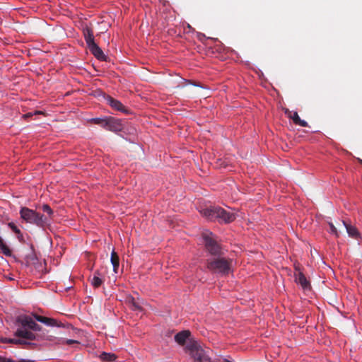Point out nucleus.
<instances>
[{"label": "nucleus", "mask_w": 362, "mask_h": 362, "mask_svg": "<svg viewBox=\"0 0 362 362\" xmlns=\"http://www.w3.org/2000/svg\"><path fill=\"white\" fill-rule=\"evenodd\" d=\"M200 212L208 220L218 221L221 223H230L235 218L234 214L216 206H210L209 207L204 208Z\"/></svg>", "instance_id": "1"}, {"label": "nucleus", "mask_w": 362, "mask_h": 362, "mask_svg": "<svg viewBox=\"0 0 362 362\" xmlns=\"http://www.w3.org/2000/svg\"><path fill=\"white\" fill-rule=\"evenodd\" d=\"M206 264L207 269L211 272L226 275L230 271L232 259L222 255L208 259Z\"/></svg>", "instance_id": "2"}, {"label": "nucleus", "mask_w": 362, "mask_h": 362, "mask_svg": "<svg viewBox=\"0 0 362 362\" xmlns=\"http://www.w3.org/2000/svg\"><path fill=\"white\" fill-rule=\"evenodd\" d=\"M19 214L21 218L25 223L33 224L40 228L45 227L48 223V218L46 216L28 207H21Z\"/></svg>", "instance_id": "3"}, {"label": "nucleus", "mask_w": 362, "mask_h": 362, "mask_svg": "<svg viewBox=\"0 0 362 362\" xmlns=\"http://www.w3.org/2000/svg\"><path fill=\"white\" fill-rule=\"evenodd\" d=\"M204 241V246L206 252L210 254L212 257L222 256L224 255L221 245L217 240V238L212 233L206 232L202 234Z\"/></svg>", "instance_id": "4"}, {"label": "nucleus", "mask_w": 362, "mask_h": 362, "mask_svg": "<svg viewBox=\"0 0 362 362\" xmlns=\"http://www.w3.org/2000/svg\"><path fill=\"white\" fill-rule=\"evenodd\" d=\"M16 322L23 327H28L33 331H41L42 327L37 324L28 315H20L16 318Z\"/></svg>", "instance_id": "5"}, {"label": "nucleus", "mask_w": 362, "mask_h": 362, "mask_svg": "<svg viewBox=\"0 0 362 362\" xmlns=\"http://www.w3.org/2000/svg\"><path fill=\"white\" fill-rule=\"evenodd\" d=\"M106 122L105 129L111 132H120L123 127L121 121L114 117L106 118Z\"/></svg>", "instance_id": "6"}, {"label": "nucleus", "mask_w": 362, "mask_h": 362, "mask_svg": "<svg viewBox=\"0 0 362 362\" xmlns=\"http://www.w3.org/2000/svg\"><path fill=\"white\" fill-rule=\"evenodd\" d=\"M105 100L107 101V103L114 110L120 111L122 112H124L125 114L129 113V110L127 109L124 105L119 102V100L113 98L112 97L107 95L105 97Z\"/></svg>", "instance_id": "7"}, {"label": "nucleus", "mask_w": 362, "mask_h": 362, "mask_svg": "<svg viewBox=\"0 0 362 362\" xmlns=\"http://www.w3.org/2000/svg\"><path fill=\"white\" fill-rule=\"evenodd\" d=\"M191 332L189 330H183L182 332H178L175 335V341L180 346H184L186 344V346L187 344L191 341L192 340H187L189 339V337H190Z\"/></svg>", "instance_id": "8"}, {"label": "nucleus", "mask_w": 362, "mask_h": 362, "mask_svg": "<svg viewBox=\"0 0 362 362\" xmlns=\"http://www.w3.org/2000/svg\"><path fill=\"white\" fill-rule=\"evenodd\" d=\"M127 302L132 310L141 312L143 310V300L139 298H135L129 296L127 298Z\"/></svg>", "instance_id": "9"}, {"label": "nucleus", "mask_w": 362, "mask_h": 362, "mask_svg": "<svg viewBox=\"0 0 362 362\" xmlns=\"http://www.w3.org/2000/svg\"><path fill=\"white\" fill-rule=\"evenodd\" d=\"M286 115L288 118L293 120V123L296 125H299L300 127H306L308 126V124L306 121L303 120L300 118L297 112H291L288 110L285 111Z\"/></svg>", "instance_id": "10"}, {"label": "nucleus", "mask_w": 362, "mask_h": 362, "mask_svg": "<svg viewBox=\"0 0 362 362\" xmlns=\"http://www.w3.org/2000/svg\"><path fill=\"white\" fill-rule=\"evenodd\" d=\"M88 47L95 58L100 61H107V57L105 55L103 50L95 44V42L88 46Z\"/></svg>", "instance_id": "11"}, {"label": "nucleus", "mask_w": 362, "mask_h": 362, "mask_svg": "<svg viewBox=\"0 0 362 362\" xmlns=\"http://www.w3.org/2000/svg\"><path fill=\"white\" fill-rule=\"evenodd\" d=\"M14 336L17 337H21L23 339H28V340H35L37 337L36 335L33 333L31 331H29L26 329H18L15 333Z\"/></svg>", "instance_id": "12"}, {"label": "nucleus", "mask_w": 362, "mask_h": 362, "mask_svg": "<svg viewBox=\"0 0 362 362\" xmlns=\"http://www.w3.org/2000/svg\"><path fill=\"white\" fill-rule=\"evenodd\" d=\"M342 223L343 225L345 226L346 232L349 234V237L354 238L356 240H358L361 238V234L355 226L346 223L344 221H343Z\"/></svg>", "instance_id": "13"}, {"label": "nucleus", "mask_w": 362, "mask_h": 362, "mask_svg": "<svg viewBox=\"0 0 362 362\" xmlns=\"http://www.w3.org/2000/svg\"><path fill=\"white\" fill-rule=\"evenodd\" d=\"M33 316L34 317V318L40 322H42V323H44L47 325H49V326H59L58 324H57V322L56 320L54 319H52V318H49V317H44V316H41V315H39L36 313H33L32 314Z\"/></svg>", "instance_id": "14"}, {"label": "nucleus", "mask_w": 362, "mask_h": 362, "mask_svg": "<svg viewBox=\"0 0 362 362\" xmlns=\"http://www.w3.org/2000/svg\"><path fill=\"white\" fill-rule=\"evenodd\" d=\"M83 33L85 41L88 46L95 43L93 31L88 26L84 27L83 28Z\"/></svg>", "instance_id": "15"}, {"label": "nucleus", "mask_w": 362, "mask_h": 362, "mask_svg": "<svg viewBox=\"0 0 362 362\" xmlns=\"http://www.w3.org/2000/svg\"><path fill=\"white\" fill-rule=\"evenodd\" d=\"M296 281L300 284L303 289H308L310 288V282L306 279L305 275L299 272L296 276Z\"/></svg>", "instance_id": "16"}, {"label": "nucleus", "mask_w": 362, "mask_h": 362, "mask_svg": "<svg viewBox=\"0 0 362 362\" xmlns=\"http://www.w3.org/2000/svg\"><path fill=\"white\" fill-rule=\"evenodd\" d=\"M111 263L113 266V270L115 273L117 272V269L119 265V258L117 252L113 250L111 252Z\"/></svg>", "instance_id": "17"}, {"label": "nucleus", "mask_w": 362, "mask_h": 362, "mask_svg": "<svg viewBox=\"0 0 362 362\" xmlns=\"http://www.w3.org/2000/svg\"><path fill=\"white\" fill-rule=\"evenodd\" d=\"M4 343H11L14 344H21V345H30L32 344L30 342L21 339H11V338H4L1 340Z\"/></svg>", "instance_id": "18"}, {"label": "nucleus", "mask_w": 362, "mask_h": 362, "mask_svg": "<svg viewBox=\"0 0 362 362\" xmlns=\"http://www.w3.org/2000/svg\"><path fill=\"white\" fill-rule=\"evenodd\" d=\"M100 358L105 362H112L117 358V356L114 354L103 352L100 355Z\"/></svg>", "instance_id": "19"}, {"label": "nucleus", "mask_w": 362, "mask_h": 362, "mask_svg": "<svg viewBox=\"0 0 362 362\" xmlns=\"http://www.w3.org/2000/svg\"><path fill=\"white\" fill-rule=\"evenodd\" d=\"M0 252H1L6 256L11 255V250L10 248L6 245L2 238L0 236Z\"/></svg>", "instance_id": "20"}, {"label": "nucleus", "mask_w": 362, "mask_h": 362, "mask_svg": "<svg viewBox=\"0 0 362 362\" xmlns=\"http://www.w3.org/2000/svg\"><path fill=\"white\" fill-rule=\"evenodd\" d=\"M103 283V280L100 277H99L96 275L93 276V279L91 281V284L95 288L100 287Z\"/></svg>", "instance_id": "21"}, {"label": "nucleus", "mask_w": 362, "mask_h": 362, "mask_svg": "<svg viewBox=\"0 0 362 362\" xmlns=\"http://www.w3.org/2000/svg\"><path fill=\"white\" fill-rule=\"evenodd\" d=\"M91 122L95 124H98L105 129L106 122V118H93Z\"/></svg>", "instance_id": "22"}, {"label": "nucleus", "mask_w": 362, "mask_h": 362, "mask_svg": "<svg viewBox=\"0 0 362 362\" xmlns=\"http://www.w3.org/2000/svg\"><path fill=\"white\" fill-rule=\"evenodd\" d=\"M8 227L12 230L13 233L16 234H21L20 229L13 223V222H10L8 223Z\"/></svg>", "instance_id": "23"}, {"label": "nucleus", "mask_w": 362, "mask_h": 362, "mask_svg": "<svg viewBox=\"0 0 362 362\" xmlns=\"http://www.w3.org/2000/svg\"><path fill=\"white\" fill-rule=\"evenodd\" d=\"M44 212L47 213L49 216L53 214V211L48 204H44L42 207Z\"/></svg>", "instance_id": "24"}, {"label": "nucleus", "mask_w": 362, "mask_h": 362, "mask_svg": "<svg viewBox=\"0 0 362 362\" xmlns=\"http://www.w3.org/2000/svg\"><path fill=\"white\" fill-rule=\"evenodd\" d=\"M329 228H330V233L335 235L336 237H339V233H338L337 229L334 226V225L332 223L329 222Z\"/></svg>", "instance_id": "25"}, {"label": "nucleus", "mask_w": 362, "mask_h": 362, "mask_svg": "<svg viewBox=\"0 0 362 362\" xmlns=\"http://www.w3.org/2000/svg\"><path fill=\"white\" fill-rule=\"evenodd\" d=\"M62 344H66L67 345H72V344H78L79 342L76 340L74 339H64L62 341Z\"/></svg>", "instance_id": "26"}, {"label": "nucleus", "mask_w": 362, "mask_h": 362, "mask_svg": "<svg viewBox=\"0 0 362 362\" xmlns=\"http://www.w3.org/2000/svg\"><path fill=\"white\" fill-rule=\"evenodd\" d=\"M41 114L40 111H35V112H28L23 115V118H28L33 117L34 115Z\"/></svg>", "instance_id": "27"}, {"label": "nucleus", "mask_w": 362, "mask_h": 362, "mask_svg": "<svg viewBox=\"0 0 362 362\" xmlns=\"http://www.w3.org/2000/svg\"><path fill=\"white\" fill-rule=\"evenodd\" d=\"M17 362H32V361L30 360H26V359H21V360L18 361Z\"/></svg>", "instance_id": "28"}, {"label": "nucleus", "mask_w": 362, "mask_h": 362, "mask_svg": "<svg viewBox=\"0 0 362 362\" xmlns=\"http://www.w3.org/2000/svg\"><path fill=\"white\" fill-rule=\"evenodd\" d=\"M6 358L0 356V362H6Z\"/></svg>", "instance_id": "29"}, {"label": "nucleus", "mask_w": 362, "mask_h": 362, "mask_svg": "<svg viewBox=\"0 0 362 362\" xmlns=\"http://www.w3.org/2000/svg\"><path fill=\"white\" fill-rule=\"evenodd\" d=\"M94 275H96L100 277V274L98 271H96V272H95Z\"/></svg>", "instance_id": "30"}, {"label": "nucleus", "mask_w": 362, "mask_h": 362, "mask_svg": "<svg viewBox=\"0 0 362 362\" xmlns=\"http://www.w3.org/2000/svg\"><path fill=\"white\" fill-rule=\"evenodd\" d=\"M6 362H14L13 360L11 359H6Z\"/></svg>", "instance_id": "31"}, {"label": "nucleus", "mask_w": 362, "mask_h": 362, "mask_svg": "<svg viewBox=\"0 0 362 362\" xmlns=\"http://www.w3.org/2000/svg\"><path fill=\"white\" fill-rule=\"evenodd\" d=\"M360 163H362V160H360Z\"/></svg>", "instance_id": "32"}]
</instances>
